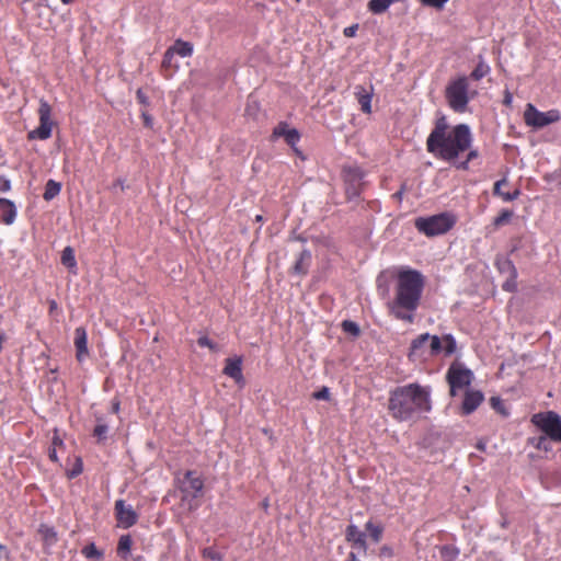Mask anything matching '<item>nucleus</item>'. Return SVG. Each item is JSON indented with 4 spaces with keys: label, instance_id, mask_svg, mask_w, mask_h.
<instances>
[{
    "label": "nucleus",
    "instance_id": "nucleus-1",
    "mask_svg": "<svg viewBox=\"0 0 561 561\" xmlns=\"http://www.w3.org/2000/svg\"><path fill=\"white\" fill-rule=\"evenodd\" d=\"M473 135L467 124L450 125L445 114H439L426 138V151L434 158L455 164L470 149Z\"/></svg>",
    "mask_w": 561,
    "mask_h": 561
},
{
    "label": "nucleus",
    "instance_id": "nucleus-2",
    "mask_svg": "<svg viewBox=\"0 0 561 561\" xmlns=\"http://www.w3.org/2000/svg\"><path fill=\"white\" fill-rule=\"evenodd\" d=\"M388 411L399 422L417 420L432 411V388L411 382L398 386L389 392Z\"/></svg>",
    "mask_w": 561,
    "mask_h": 561
},
{
    "label": "nucleus",
    "instance_id": "nucleus-3",
    "mask_svg": "<svg viewBox=\"0 0 561 561\" xmlns=\"http://www.w3.org/2000/svg\"><path fill=\"white\" fill-rule=\"evenodd\" d=\"M425 280L416 270H402L398 273L396 294L388 304L390 313L398 320L409 323L414 321V312L420 306Z\"/></svg>",
    "mask_w": 561,
    "mask_h": 561
},
{
    "label": "nucleus",
    "instance_id": "nucleus-4",
    "mask_svg": "<svg viewBox=\"0 0 561 561\" xmlns=\"http://www.w3.org/2000/svg\"><path fill=\"white\" fill-rule=\"evenodd\" d=\"M476 95L477 91L470 88L469 78L465 75L450 79L444 91L448 107L458 114L467 112L469 102Z\"/></svg>",
    "mask_w": 561,
    "mask_h": 561
},
{
    "label": "nucleus",
    "instance_id": "nucleus-5",
    "mask_svg": "<svg viewBox=\"0 0 561 561\" xmlns=\"http://www.w3.org/2000/svg\"><path fill=\"white\" fill-rule=\"evenodd\" d=\"M456 216L450 213H442L430 217L415 219V228L427 237H434L448 232L456 224Z\"/></svg>",
    "mask_w": 561,
    "mask_h": 561
},
{
    "label": "nucleus",
    "instance_id": "nucleus-6",
    "mask_svg": "<svg viewBox=\"0 0 561 561\" xmlns=\"http://www.w3.org/2000/svg\"><path fill=\"white\" fill-rule=\"evenodd\" d=\"M531 422L551 440L561 443V416L553 412H539L533 415Z\"/></svg>",
    "mask_w": 561,
    "mask_h": 561
},
{
    "label": "nucleus",
    "instance_id": "nucleus-7",
    "mask_svg": "<svg viewBox=\"0 0 561 561\" xmlns=\"http://www.w3.org/2000/svg\"><path fill=\"white\" fill-rule=\"evenodd\" d=\"M39 126L27 134L28 140L41 139L46 140L51 136L53 121L51 106L45 100H41L38 107Z\"/></svg>",
    "mask_w": 561,
    "mask_h": 561
},
{
    "label": "nucleus",
    "instance_id": "nucleus-8",
    "mask_svg": "<svg viewBox=\"0 0 561 561\" xmlns=\"http://www.w3.org/2000/svg\"><path fill=\"white\" fill-rule=\"evenodd\" d=\"M524 119L528 126L542 128L549 124L557 123L560 119V113L558 110L540 112L529 103L524 112Z\"/></svg>",
    "mask_w": 561,
    "mask_h": 561
},
{
    "label": "nucleus",
    "instance_id": "nucleus-9",
    "mask_svg": "<svg viewBox=\"0 0 561 561\" xmlns=\"http://www.w3.org/2000/svg\"><path fill=\"white\" fill-rule=\"evenodd\" d=\"M446 378L450 387V396L455 397L457 390H461L471 383L472 373L461 365L453 364L447 370Z\"/></svg>",
    "mask_w": 561,
    "mask_h": 561
},
{
    "label": "nucleus",
    "instance_id": "nucleus-10",
    "mask_svg": "<svg viewBox=\"0 0 561 561\" xmlns=\"http://www.w3.org/2000/svg\"><path fill=\"white\" fill-rule=\"evenodd\" d=\"M343 178L345 182V194L348 199L358 197L362 192V180L364 172L359 167H346L343 169Z\"/></svg>",
    "mask_w": 561,
    "mask_h": 561
},
{
    "label": "nucleus",
    "instance_id": "nucleus-11",
    "mask_svg": "<svg viewBox=\"0 0 561 561\" xmlns=\"http://www.w3.org/2000/svg\"><path fill=\"white\" fill-rule=\"evenodd\" d=\"M204 480L194 470H187L184 473V478L181 482L180 490L184 494L183 500L186 496L197 499L203 495Z\"/></svg>",
    "mask_w": 561,
    "mask_h": 561
},
{
    "label": "nucleus",
    "instance_id": "nucleus-12",
    "mask_svg": "<svg viewBox=\"0 0 561 561\" xmlns=\"http://www.w3.org/2000/svg\"><path fill=\"white\" fill-rule=\"evenodd\" d=\"M115 517L117 525L122 528H129L134 526L138 520V514L134 511L130 505H126L124 500H117L115 502Z\"/></svg>",
    "mask_w": 561,
    "mask_h": 561
},
{
    "label": "nucleus",
    "instance_id": "nucleus-13",
    "mask_svg": "<svg viewBox=\"0 0 561 561\" xmlns=\"http://www.w3.org/2000/svg\"><path fill=\"white\" fill-rule=\"evenodd\" d=\"M284 138L286 144L290 146L297 153L299 150L296 148V145L300 140V134L296 128H290L286 122H279L273 129L271 135V139L275 140L277 138Z\"/></svg>",
    "mask_w": 561,
    "mask_h": 561
},
{
    "label": "nucleus",
    "instance_id": "nucleus-14",
    "mask_svg": "<svg viewBox=\"0 0 561 561\" xmlns=\"http://www.w3.org/2000/svg\"><path fill=\"white\" fill-rule=\"evenodd\" d=\"M345 539L352 545L353 549H357L362 554L367 553L366 534L359 530L356 525H348L345 530Z\"/></svg>",
    "mask_w": 561,
    "mask_h": 561
},
{
    "label": "nucleus",
    "instance_id": "nucleus-15",
    "mask_svg": "<svg viewBox=\"0 0 561 561\" xmlns=\"http://www.w3.org/2000/svg\"><path fill=\"white\" fill-rule=\"evenodd\" d=\"M431 334L423 333L415 337L410 346L409 358L411 360H416L421 358H426V353L428 351V341Z\"/></svg>",
    "mask_w": 561,
    "mask_h": 561
},
{
    "label": "nucleus",
    "instance_id": "nucleus-16",
    "mask_svg": "<svg viewBox=\"0 0 561 561\" xmlns=\"http://www.w3.org/2000/svg\"><path fill=\"white\" fill-rule=\"evenodd\" d=\"M73 344L76 347V358L81 363L89 356L88 334L83 327H79L75 330Z\"/></svg>",
    "mask_w": 561,
    "mask_h": 561
},
{
    "label": "nucleus",
    "instance_id": "nucleus-17",
    "mask_svg": "<svg viewBox=\"0 0 561 561\" xmlns=\"http://www.w3.org/2000/svg\"><path fill=\"white\" fill-rule=\"evenodd\" d=\"M484 396L481 391L469 390L465 393V398L461 405L462 414L468 415L478 409L483 402Z\"/></svg>",
    "mask_w": 561,
    "mask_h": 561
},
{
    "label": "nucleus",
    "instance_id": "nucleus-18",
    "mask_svg": "<svg viewBox=\"0 0 561 561\" xmlns=\"http://www.w3.org/2000/svg\"><path fill=\"white\" fill-rule=\"evenodd\" d=\"M354 94L356 96L358 104L360 105L362 112L365 114H370L374 87L369 85V88L367 89L364 85H356Z\"/></svg>",
    "mask_w": 561,
    "mask_h": 561
},
{
    "label": "nucleus",
    "instance_id": "nucleus-19",
    "mask_svg": "<svg viewBox=\"0 0 561 561\" xmlns=\"http://www.w3.org/2000/svg\"><path fill=\"white\" fill-rule=\"evenodd\" d=\"M311 252L307 249L302 250L298 254L294 265L289 270V273L298 276H306L311 264Z\"/></svg>",
    "mask_w": 561,
    "mask_h": 561
},
{
    "label": "nucleus",
    "instance_id": "nucleus-20",
    "mask_svg": "<svg viewBox=\"0 0 561 561\" xmlns=\"http://www.w3.org/2000/svg\"><path fill=\"white\" fill-rule=\"evenodd\" d=\"M222 373L226 376L232 378L237 383L243 382L242 358L241 357L227 358Z\"/></svg>",
    "mask_w": 561,
    "mask_h": 561
},
{
    "label": "nucleus",
    "instance_id": "nucleus-21",
    "mask_svg": "<svg viewBox=\"0 0 561 561\" xmlns=\"http://www.w3.org/2000/svg\"><path fill=\"white\" fill-rule=\"evenodd\" d=\"M15 204L8 198H0V222L10 226L16 218Z\"/></svg>",
    "mask_w": 561,
    "mask_h": 561
},
{
    "label": "nucleus",
    "instance_id": "nucleus-22",
    "mask_svg": "<svg viewBox=\"0 0 561 561\" xmlns=\"http://www.w3.org/2000/svg\"><path fill=\"white\" fill-rule=\"evenodd\" d=\"M173 50L168 48L161 62V75L165 79L172 78L174 71L178 69V65H173Z\"/></svg>",
    "mask_w": 561,
    "mask_h": 561
},
{
    "label": "nucleus",
    "instance_id": "nucleus-23",
    "mask_svg": "<svg viewBox=\"0 0 561 561\" xmlns=\"http://www.w3.org/2000/svg\"><path fill=\"white\" fill-rule=\"evenodd\" d=\"M506 185H507L506 179H501V180L496 181L494 183L493 194L502 197V199L505 202H512L519 196L520 192H519V190H515L513 193L504 192L502 187L506 186Z\"/></svg>",
    "mask_w": 561,
    "mask_h": 561
},
{
    "label": "nucleus",
    "instance_id": "nucleus-24",
    "mask_svg": "<svg viewBox=\"0 0 561 561\" xmlns=\"http://www.w3.org/2000/svg\"><path fill=\"white\" fill-rule=\"evenodd\" d=\"M169 49L173 50V55H179L181 57H190L193 54V45L190 42L182 39H176L173 46L169 47Z\"/></svg>",
    "mask_w": 561,
    "mask_h": 561
},
{
    "label": "nucleus",
    "instance_id": "nucleus-25",
    "mask_svg": "<svg viewBox=\"0 0 561 561\" xmlns=\"http://www.w3.org/2000/svg\"><path fill=\"white\" fill-rule=\"evenodd\" d=\"M133 546V539L130 535H123L119 537L118 543H117V554L123 558L127 559Z\"/></svg>",
    "mask_w": 561,
    "mask_h": 561
},
{
    "label": "nucleus",
    "instance_id": "nucleus-26",
    "mask_svg": "<svg viewBox=\"0 0 561 561\" xmlns=\"http://www.w3.org/2000/svg\"><path fill=\"white\" fill-rule=\"evenodd\" d=\"M365 529L374 542L378 543L381 540L383 534V527L381 524H376L373 520H368L365 525Z\"/></svg>",
    "mask_w": 561,
    "mask_h": 561
},
{
    "label": "nucleus",
    "instance_id": "nucleus-27",
    "mask_svg": "<svg viewBox=\"0 0 561 561\" xmlns=\"http://www.w3.org/2000/svg\"><path fill=\"white\" fill-rule=\"evenodd\" d=\"M38 533L46 545L51 546L57 542V534L53 527L42 524Z\"/></svg>",
    "mask_w": 561,
    "mask_h": 561
},
{
    "label": "nucleus",
    "instance_id": "nucleus-28",
    "mask_svg": "<svg viewBox=\"0 0 561 561\" xmlns=\"http://www.w3.org/2000/svg\"><path fill=\"white\" fill-rule=\"evenodd\" d=\"M60 190H61L60 183H58L54 180H48L45 185V191L43 194L44 199L51 201L60 193Z\"/></svg>",
    "mask_w": 561,
    "mask_h": 561
},
{
    "label": "nucleus",
    "instance_id": "nucleus-29",
    "mask_svg": "<svg viewBox=\"0 0 561 561\" xmlns=\"http://www.w3.org/2000/svg\"><path fill=\"white\" fill-rule=\"evenodd\" d=\"M465 160L460 161V159L454 164L459 170H468L469 163L476 160L479 157V151L477 149H470L463 154Z\"/></svg>",
    "mask_w": 561,
    "mask_h": 561
},
{
    "label": "nucleus",
    "instance_id": "nucleus-30",
    "mask_svg": "<svg viewBox=\"0 0 561 561\" xmlns=\"http://www.w3.org/2000/svg\"><path fill=\"white\" fill-rule=\"evenodd\" d=\"M506 264L511 271V277L502 285V288L505 291L513 293L517 289V283H516L517 271H516L515 266L510 261L506 262Z\"/></svg>",
    "mask_w": 561,
    "mask_h": 561
},
{
    "label": "nucleus",
    "instance_id": "nucleus-31",
    "mask_svg": "<svg viewBox=\"0 0 561 561\" xmlns=\"http://www.w3.org/2000/svg\"><path fill=\"white\" fill-rule=\"evenodd\" d=\"M442 342L443 337L440 339L437 335H431L426 357L438 355L443 351Z\"/></svg>",
    "mask_w": 561,
    "mask_h": 561
},
{
    "label": "nucleus",
    "instance_id": "nucleus-32",
    "mask_svg": "<svg viewBox=\"0 0 561 561\" xmlns=\"http://www.w3.org/2000/svg\"><path fill=\"white\" fill-rule=\"evenodd\" d=\"M490 72V67L484 62L480 61L476 68L472 70L470 76L468 77L469 80L472 79L474 81H479L482 78H484Z\"/></svg>",
    "mask_w": 561,
    "mask_h": 561
},
{
    "label": "nucleus",
    "instance_id": "nucleus-33",
    "mask_svg": "<svg viewBox=\"0 0 561 561\" xmlns=\"http://www.w3.org/2000/svg\"><path fill=\"white\" fill-rule=\"evenodd\" d=\"M61 263L68 268H75L77 266V261L75 256V251L70 247H66L61 253Z\"/></svg>",
    "mask_w": 561,
    "mask_h": 561
},
{
    "label": "nucleus",
    "instance_id": "nucleus-34",
    "mask_svg": "<svg viewBox=\"0 0 561 561\" xmlns=\"http://www.w3.org/2000/svg\"><path fill=\"white\" fill-rule=\"evenodd\" d=\"M107 433V424H105L101 417H98V424L93 430V436L98 439V442H103L104 439H106Z\"/></svg>",
    "mask_w": 561,
    "mask_h": 561
},
{
    "label": "nucleus",
    "instance_id": "nucleus-35",
    "mask_svg": "<svg viewBox=\"0 0 561 561\" xmlns=\"http://www.w3.org/2000/svg\"><path fill=\"white\" fill-rule=\"evenodd\" d=\"M458 554L459 550L453 546L446 545L440 548V556L446 561H455Z\"/></svg>",
    "mask_w": 561,
    "mask_h": 561
},
{
    "label": "nucleus",
    "instance_id": "nucleus-36",
    "mask_svg": "<svg viewBox=\"0 0 561 561\" xmlns=\"http://www.w3.org/2000/svg\"><path fill=\"white\" fill-rule=\"evenodd\" d=\"M442 345H443V350L445 351L446 355H451L453 353H455L456 347H457L456 341H455L454 336L450 334H446L443 336Z\"/></svg>",
    "mask_w": 561,
    "mask_h": 561
},
{
    "label": "nucleus",
    "instance_id": "nucleus-37",
    "mask_svg": "<svg viewBox=\"0 0 561 561\" xmlns=\"http://www.w3.org/2000/svg\"><path fill=\"white\" fill-rule=\"evenodd\" d=\"M513 216V211L512 210H508V209H503L499 216H496L494 219H493V225L497 228V227H501L503 225H505L506 222H508V220L512 218Z\"/></svg>",
    "mask_w": 561,
    "mask_h": 561
},
{
    "label": "nucleus",
    "instance_id": "nucleus-38",
    "mask_svg": "<svg viewBox=\"0 0 561 561\" xmlns=\"http://www.w3.org/2000/svg\"><path fill=\"white\" fill-rule=\"evenodd\" d=\"M202 556L205 559H210L214 561H221L224 558L222 554L219 551H217L216 549H214L213 547L204 548L202 550Z\"/></svg>",
    "mask_w": 561,
    "mask_h": 561
},
{
    "label": "nucleus",
    "instance_id": "nucleus-39",
    "mask_svg": "<svg viewBox=\"0 0 561 561\" xmlns=\"http://www.w3.org/2000/svg\"><path fill=\"white\" fill-rule=\"evenodd\" d=\"M82 553L85 558H89V559H92V558L100 559L102 557V552L98 550V548L95 547L94 543H90V545L85 546L82 549Z\"/></svg>",
    "mask_w": 561,
    "mask_h": 561
},
{
    "label": "nucleus",
    "instance_id": "nucleus-40",
    "mask_svg": "<svg viewBox=\"0 0 561 561\" xmlns=\"http://www.w3.org/2000/svg\"><path fill=\"white\" fill-rule=\"evenodd\" d=\"M342 329L344 332L350 333L354 336H357L360 333V330H359V327L357 325V323H355L351 320L343 321Z\"/></svg>",
    "mask_w": 561,
    "mask_h": 561
},
{
    "label": "nucleus",
    "instance_id": "nucleus-41",
    "mask_svg": "<svg viewBox=\"0 0 561 561\" xmlns=\"http://www.w3.org/2000/svg\"><path fill=\"white\" fill-rule=\"evenodd\" d=\"M422 5L442 10L449 0H419Z\"/></svg>",
    "mask_w": 561,
    "mask_h": 561
},
{
    "label": "nucleus",
    "instance_id": "nucleus-42",
    "mask_svg": "<svg viewBox=\"0 0 561 561\" xmlns=\"http://www.w3.org/2000/svg\"><path fill=\"white\" fill-rule=\"evenodd\" d=\"M197 344L201 346V347H208L209 350L211 351H217V344L214 343L211 340H209L207 336H201L198 340H197Z\"/></svg>",
    "mask_w": 561,
    "mask_h": 561
},
{
    "label": "nucleus",
    "instance_id": "nucleus-43",
    "mask_svg": "<svg viewBox=\"0 0 561 561\" xmlns=\"http://www.w3.org/2000/svg\"><path fill=\"white\" fill-rule=\"evenodd\" d=\"M260 110V105L256 101L248 102L245 106V115L254 116L256 112Z\"/></svg>",
    "mask_w": 561,
    "mask_h": 561
},
{
    "label": "nucleus",
    "instance_id": "nucleus-44",
    "mask_svg": "<svg viewBox=\"0 0 561 561\" xmlns=\"http://www.w3.org/2000/svg\"><path fill=\"white\" fill-rule=\"evenodd\" d=\"M312 396L317 400H330V390L328 387H322L319 391L313 392Z\"/></svg>",
    "mask_w": 561,
    "mask_h": 561
},
{
    "label": "nucleus",
    "instance_id": "nucleus-45",
    "mask_svg": "<svg viewBox=\"0 0 561 561\" xmlns=\"http://www.w3.org/2000/svg\"><path fill=\"white\" fill-rule=\"evenodd\" d=\"M490 403L494 410L497 412L505 414L504 408H503V401L499 397H492L490 400Z\"/></svg>",
    "mask_w": 561,
    "mask_h": 561
},
{
    "label": "nucleus",
    "instance_id": "nucleus-46",
    "mask_svg": "<svg viewBox=\"0 0 561 561\" xmlns=\"http://www.w3.org/2000/svg\"><path fill=\"white\" fill-rule=\"evenodd\" d=\"M136 99L137 101L144 105V106H148L149 105V98L147 96V94L142 91V89H138L136 91Z\"/></svg>",
    "mask_w": 561,
    "mask_h": 561
},
{
    "label": "nucleus",
    "instance_id": "nucleus-47",
    "mask_svg": "<svg viewBox=\"0 0 561 561\" xmlns=\"http://www.w3.org/2000/svg\"><path fill=\"white\" fill-rule=\"evenodd\" d=\"M83 470V465H82V461L80 458L77 459V462L75 465V467L72 468V470L69 472V478H75L77 476H79Z\"/></svg>",
    "mask_w": 561,
    "mask_h": 561
},
{
    "label": "nucleus",
    "instance_id": "nucleus-48",
    "mask_svg": "<svg viewBox=\"0 0 561 561\" xmlns=\"http://www.w3.org/2000/svg\"><path fill=\"white\" fill-rule=\"evenodd\" d=\"M11 190V182L5 175H0V192H8Z\"/></svg>",
    "mask_w": 561,
    "mask_h": 561
},
{
    "label": "nucleus",
    "instance_id": "nucleus-49",
    "mask_svg": "<svg viewBox=\"0 0 561 561\" xmlns=\"http://www.w3.org/2000/svg\"><path fill=\"white\" fill-rule=\"evenodd\" d=\"M358 30V24H353L351 26H347L343 30V34L345 37H354L356 35V32Z\"/></svg>",
    "mask_w": 561,
    "mask_h": 561
},
{
    "label": "nucleus",
    "instance_id": "nucleus-50",
    "mask_svg": "<svg viewBox=\"0 0 561 561\" xmlns=\"http://www.w3.org/2000/svg\"><path fill=\"white\" fill-rule=\"evenodd\" d=\"M141 117L144 119V125L148 128H151L153 123L152 116L148 112H142Z\"/></svg>",
    "mask_w": 561,
    "mask_h": 561
},
{
    "label": "nucleus",
    "instance_id": "nucleus-51",
    "mask_svg": "<svg viewBox=\"0 0 561 561\" xmlns=\"http://www.w3.org/2000/svg\"><path fill=\"white\" fill-rule=\"evenodd\" d=\"M62 444H64V443H62V439L59 437L58 432H57V431H55L54 436H53V438H51V445H53V447H55V448H56V447L62 446Z\"/></svg>",
    "mask_w": 561,
    "mask_h": 561
},
{
    "label": "nucleus",
    "instance_id": "nucleus-52",
    "mask_svg": "<svg viewBox=\"0 0 561 561\" xmlns=\"http://www.w3.org/2000/svg\"><path fill=\"white\" fill-rule=\"evenodd\" d=\"M48 457H49V459H50L51 461H54V462H57V461H58L57 451H56V448H55V447H53V448H50V449H49V451H48Z\"/></svg>",
    "mask_w": 561,
    "mask_h": 561
},
{
    "label": "nucleus",
    "instance_id": "nucleus-53",
    "mask_svg": "<svg viewBox=\"0 0 561 561\" xmlns=\"http://www.w3.org/2000/svg\"><path fill=\"white\" fill-rule=\"evenodd\" d=\"M380 554L381 556H388V557H391L392 556V549L388 546H383L381 547L380 549Z\"/></svg>",
    "mask_w": 561,
    "mask_h": 561
},
{
    "label": "nucleus",
    "instance_id": "nucleus-54",
    "mask_svg": "<svg viewBox=\"0 0 561 561\" xmlns=\"http://www.w3.org/2000/svg\"><path fill=\"white\" fill-rule=\"evenodd\" d=\"M404 188H405V186H404V185H402V186H401V188H400L397 193H394V194L392 195V197H393V198H396V199H401V198H402V195H403V193H404Z\"/></svg>",
    "mask_w": 561,
    "mask_h": 561
},
{
    "label": "nucleus",
    "instance_id": "nucleus-55",
    "mask_svg": "<svg viewBox=\"0 0 561 561\" xmlns=\"http://www.w3.org/2000/svg\"><path fill=\"white\" fill-rule=\"evenodd\" d=\"M345 561H359V560L357 559L356 553L354 551H351Z\"/></svg>",
    "mask_w": 561,
    "mask_h": 561
},
{
    "label": "nucleus",
    "instance_id": "nucleus-56",
    "mask_svg": "<svg viewBox=\"0 0 561 561\" xmlns=\"http://www.w3.org/2000/svg\"><path fill=\"white\" fill-rule=\"evenodd\" d=\"M57 309V302L56 300H50L49 301V311L53 312L54 310Z\"/></svg>",
    "mask_w": 561,
    "mask_h": 561
},
{
    "label": "nucleus",
    "instance_id": "nucleus-57",
    "mask_svg": "<svg viewBox=\"0 0 561 561\" xmlns=\"http://www.w3.org/2000/svg\"><path fill=\"white\" fill-rule=\"evenodd\" d=\"M118 411H119V402L116 401V402L113 403V412L117 413Z\"/></svg>",
    "mask_w": 561,
    "mask_h": 561
},
{
    "label": "nucleus",
    "instance_id": "nucleus-58",
    "mask_svg": "<svg viewBox=\"0 0 561 561\" xmlns=\"http://www.w3.org/2000/svg\"><path fill=\"white\" fill-rule=\"evenodd\" d=\"M546 440H547V439H546V437H540V438H539V442H538V444H537V447H538V448H540V447H541V445H542Z\"/></svg>",
    "mask_w": 561,
    "mask_h": 561
},
{
    "label": "nucleus",
    "instance_id": "nucleus-59",
    "mask_svg": "<svg viewBox=\"0 0 561 561\" xmlns=\"http://www.w3.org/2000/svg\"><path fill=\"white\" fill-rule=\"evenodd\" d=\"M116 184L121 186L122 190H124V182L122 180H117Z\"/></svg>",
    "mask_w": 561,
    "mask_h": 561
},
{
    "label": "nucleus",
    "instance_id": "nucleus-60",
    "mask_svg": "<svg viewBox=\"0 0 561 561\" xmlns=\"http://www.w3.org/2000/svg\"><path fill=\"white\" fill-rule=\"evenodd\" d=\"M262 220H263L262 215H257V216L255 217V221L260 222V221H262Z\"/></svg>",
    "mask_w": 561,
    "mask_h": 561
},
{
    "label": "nucleus",
    "instance_id": "nucleus-61",
    "mask_svg": "<svg viewBox=\"0 0 561 561\" xmlns=\"http://www.w3.org/2000/svg\"><path fill=\"white\" fill-rule=\"evenodd\" d=\"M511 102V95L507 94L506 98H505V103L508 104Z\"/></svg>",
    "mask_w": 561,
    "mask_h": 561
},
{
    "label": "nucleus",
    "instance_id": "nucleus-62",
    "mask_svg": "<svg viewBox=\"0 0 561 561\" xmlns=\"http://www.w3.org/2000/svg\"><path fill=\"white\" fill-rule=\"evenodd\" d=\"M64 4H69L72 2V0H60Z\"/></svg>",
    "mask_w": 561,
    "mask_h": 561
},
{
    "label": "nucleus",
    "instance_id": "nucleus-63",
    "mask_svg": "<svg viewBox=\"0 0 561 561\" xmlns=\"http://www.w3.org/2000/svg\"><path fill=\"white\" fill-rule=\"evenodd\" d=\"M478 448H479V449H481V450H483V449H484V446L479 444V445H478Z\"/></svg>",
    "mask_w": 561,
    "mask_h": 561
},
{
    "label": "nucleus",
    "instance_id": "nucleus-64",
    "mask_svg": "<svg viewBox=\"0 0 561 561\" xmlns=\"http://www.w3.org/2000/svg\"><path fill=\"white\" fill-rule=\"evenodd\" d=\"M2 550H5V547L0 545V552H2Z\"/></svg>",
    "mask_w": 561,
    "mask_h": 561
}]
</instances>
